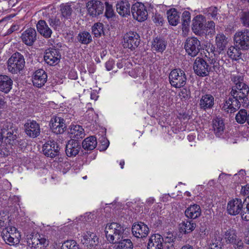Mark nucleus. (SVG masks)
I'll list each match as a JSON object with an SVG mask.
<instances>
[{
    "label": "nucleus",
    "mask_w": 249,
    "mask_h": 249,
    "mask_svg": "<svg viewBox=\"0 0 249 249\" xmlns=\"http://www.w3.org/2000/svg\"><path fill=\"white\" fill-rule=\"evenodd\" d=\"M124 5L123 1H121L120 2H118L116 4V10L118 14L122 17L124 16Z\"/></svg>",
    "instance_id": "obj_55"
},
{
    "label": "nucleus",
    "mask_w": 249,
    "mask_h": 249,
    "mask_svg": "<svg viewBox=\"0 0 249 249\" xmlns=\"http://www.w3.org/2000/svg\"><path fill=\"white\" fill-rule=\"evenodd\" d=\"M125 46L128 48L132 50L137 47L140 43L139 36L134 32H130L125 34Z\"/></svg>",
    "instance_id": "obj_25"
},
{
    "label": "nucleus",
    "mask_w": 249,
    "mask_h": 249,
    "mask_svg": "<svg viewBox=\"0 0 249 249\" xmlns=\"http://www.w3.org/2000/svg\"><path fill=\"white\" fill-rule=\"evenodd\" d=\"M21 38L26 45L32 46L36 39V30L32 28L27 29L21 34Z\"/></svg>",
    "instance_id": "obj_23"
},
{
    "label": "nucleus",
    "mask_w": 249,
    "mask_h": 249,
    "mask_svg": "<svg viewBox=\"0 0 249 249\" xmlns=\"http://www.w3.org/2000/svg\"><path fill=\"white\" fill-rule=\"evenodd\" d=\"M231 80L236 85V84L243 82V78L240 75L233 76L231 78Z\"/></svg>",
    "instance_id": "obj_58"
},
{
    "label": "nucleus",
    "mask_w": 249,
    "mask_h": 249,
    "mask_svg": "<svg viewBox=\"0 0 249 249\" xmlns=\"http://www.w3.org/2000/svg\"><path fill=\"white\" fill-rule=\"evenodd\" d=\"M242 24L246 27H249V12H242L240 15Z\"/></svg>",
    "instance_id": "obj_46"
},
{
    "label": "nucleus",
    "mask_w": 249,
    "mask_h": 249,
    "mask_svg": "<svg viewBox=\"0 0 249 249\" xmlns=\"http://www.w3.org/2000/svg\"><path fill=\"white\" fill-rule=\"evenodd\" d=\"M133 245L132 241L129 239H125V249H132Z\"/></svg>",
    "instance_id": "obj_61"
},
{
    "label": "nucleus",
    "mask_w": 249,
    "mask_h": 249,
    "mask_svg": "<svg viewBox=\"0 0 249 249\" xmlns=\"http://www.w3.org/2000/svg\"><path fill=\"white\" fill-rule=\"evenodd\" d=\"M59 150L60 148L58 144L53 141L47 142L43 146L44 154L46 156L51 158L58 156Z\"/></svg>",
    "instance_id": "obj_16"
},
{
    "label": "nucleus",
    "mask_w": 249,
    "mask_h": 249,
    "mask_svg": "<svg viewBox=\"0 0 249 249\" xmlns=\"http://www.w3.org/2000/svg\"><path fill=\"white\" fill-rule=\"evenodd\" d=\"M167 18L170 25L176 26L179 21V15L175 9H171L167 12Z\"/></svg>",
    "instance_id": "obj_37"
},
{
    "label": "nucleus",
    "mask_w": 249,
    "mask_h": 249,
    "mask_svg": "<svg viewBox=\"0 0 249 249\" xmlns=\"http://www.w3.org/2000/svg\"><path fill=\"white\" fill-rule=\"evenodd\" d=\"M181 20L183 25L186 26V25H188L191 20L190 12L186 11H184L182 14Z\"/></svg>",
    "instance_id": "obj_51"
},
{
    "label": "nucleus",
    "mask_w": 249,
    "mask_h": 249,
    "mask_svg": "<svg viewBox=\"0 0 249 249\" xmlns=\"http://www.w3.org/2000/svg\"><path fill=\"white\" fill-rule=\"evenodd\" d=\"M242 218L246 221H249V196L246 207L243 209Z\"/></svg>",
    "instance_id": "obj_52"
},
{
    "label": "nucleus",
    "mask_w": 249,
    "mask_h": 249,
    "mask_svg": "<svg viewBox=\"0 0 249 249\" xmlns=\"http://www.w3.org/2000/svg\"><path fill=\"white\" fill-rule=\"evenodd\" d=\"M153 21L157 25H162L164 22L163 18L161 15L156 13L153 16Z\"/></svg>",
    "instance_id": "obj_53"
},
{
    "label": "nucleus",
    "mask_w": 249,
    "mask_h": 249,
    "mask_svg": "<svg viewBox=\"0 0 249 249\" xmlns=\"http://www.w3.org/2000/svg\"><path fill=\"white\" fill-rule=\"evenodd\" d=\"M243 204L241 199L235 198L230 201L227 205V211L229 214L236 215L240 213L242 216Z\"/></svg>",
    "instance_id": "obj_18"
},
{
    "label": "nucleus",
    "mask_w": 249,
    "mask_h": 249,
    "mask_svg": "<svg viewBox=\"0 0 249 249\" xmlns=\"http://www.w3.org/2000/svg\"><path fill=\"white\" fill-rule=\"evenodd\" d=\"M217 51L219 53L224 51L228 43L227 38L223 34H218L215 37Z\"/></svg>",
    "instance_id": "obj_35"
},
{
    "label": "nucleus",
    "mask_w": 249,
    "mask_h": 249,
    "mask_svg": "<svg viewBox=\"0 0 249 249\" xmlns=\"http://www.w3.org/2000/svg\"><path fill=\"white\" fill-rule=\"evenodd\" d=\"M132 233L137 238H143L147 236L149 228L142 222L135 223L131 229Z\"/></svg>",
    "instance_id": "obj_19"
},
{
    "label": "nucleus",
    "mask_w": 249,
    "mask_h": 249,
    "mask_svg": "<svg viewBox=\"0 0 249 249\" xmlns=\"http://www.w3.org/2000/svg\"><path fill=\"white\" fill-rule=\"evenodd\" d=\"M147 249H163V237L159 234L152 235L148 239Z\"/></svg>",
    "instance_id": "obj_20"
},
{
    "label": "nucleus",
    "mask_w": 249,
    "mask_h": 249,
    "mask_svg": "<svg viewBox=\"0 0 249 249\" xmlns=\"http://www.w3.org/2000/svg\"><path fill=\"white\" fill-rule=\"evenodd\" d=\"M1 236L6 244L9 245H17L19 243L20 233L14 227H7L2 230Z\"/></svg>",
    "instance_id": "obj_5"
},
{
    "label": "nucleus",
    "mask_w": 249,
    "mask_h": 249,
    "mask_svg": "<svg viewBox=\"0 0 249 249\" xmlns=\"http://www.w3.org/2000/svg\"><path fill=\"white\" fill-rule=\"evenodd\" d=\"M221 248L220 241H217L216 240L215 242L211 244L210 247L209 249H220Z\"/></svg>",
    "instance_id": "obj_59"
},
{
    "label": "nucleus",
    "mask_w": 249,
    "mask_h": 249,
    "mask_svg": "<svg viewBox=\"0 0 249 249\" xmlns=\"http://www.w3.org/2000/svg\"><path fill=\"white\" fill-rule=\"evenodd\" d=\"M241 193L244 195H247L249 194V184H247L244 186H242Z\"/></svg>",
    "instance_id": "obj_60"
},
{
    "label": "nucleus",
    "mask_w": 249,
    "mask_h": 249,
    "mask_svg": "<svg viewBox=\"0 0 249 249\" xmlns=\"http://www.w3.org/2000/svg\"><path fill=\"white\" fill-rule=\"evenodd\" d=\"M204 14L208 17H211L213 19H217L218 9L217 7L212 6L204 10Z\"/></svg>",
    "instance_id": "obj_44"
},
{
    "label": "nucleus",
    "mask_w": 249,
    "mask_h": 249,
    "mask_svg": "<svg viewBox=\"0 0 249 249\" xmlns=\"http://www.w3.org/2000/svg\"><path fill=\"white\" fill-rule=\"evenodd\" d=\"M179 226L182 231L184 233H188L195 230L196 224L193 221L186 220L182 221Z\"/></svg>",
    "instance_id": "obj_38"
},
{
    "label": "nucleus",
    "mask_w": 249,
    "mask_h": 249,
    "mask_svg": "<svg viewBox=\"0 0 249 249\" xmlns=\"http://www.w3.org/2000/svg\"><path fill=\"white\" fill-rule=\"evenodd\" d=\"M124 234L119 237V239H115L113 242L114 249H124Z\"/></svg>",
    "instance_id": "obj_48"
},
{
    "label": "nucleus",
    "mask_w": 249,
    "mask_h": 249,
    "mask_svg": "<svg viewBox=\"0 0 249 249\" xmlns=\"http://www.w3.org/2000/svg\"><path fill=\"white\" fill-rule=\"evenodd\" d=\"M213 127L215 135L220 137L223 133L225 129V125L222 119L216 117L213 120Z\"/></svg>",
    "instance_id": "obj_34"
},
{
    "label": "nucleus",
    "mask_w": 249,
    "mask_h": 249,
    "mask_svg": "<svg viewBox=\"0 0 249 249\" xmlns=\"http://www.w3.org/2000/svg\"><path fill=\"white\" fill-rule=\"evenodd\" d=\"M231 91H233L243 97H248L249 93V87L244 82H242L236 84L235 86L233 87Z\"/></svg>",
    "instance_id": "obj_33"
},
{
    "label": "nucleus",
    "mask_w": 249,
    "mask_h": 249,
    "mask_svg": "<svg viewBox=\"0 0 249 249\" xmlns=\"http://www.w3.org/2000/svg\"><path fill=\"white\" fill-rule=\"evenodd\" d=\"M105 5L106 6L105 16L107 18H112L114 16V12L112 5L107 2H105L104 3Z\"/></svg>",
    "instance_id": "obj_47"
},
{
    "label": "nucleus",
    "mask_w": 249,
    "mask_h": 249,
    "mask_svg": "<svg viewBox=\"0 0 249 249\" xmlns=\"http://www.w3.org/2000/svg\"><path fill=\"white\" fill-rule=\"evenodd\" d=\"M89 15L93 17L103 13L104 10V3L101 1L92 0L87 4Z\"/></svg>",
    "instance_id": "obj_15"
},
{
    "label": "nucleus",
    "mask_w": 249,
    "mask_h": 249,
    "mask_svg": "<svg viewBox=\"0 0 249 249\" xmlns=\"http://www.w3.org/2000/svg\"><path fill=\"white\" fill-rule=\"evenodd\" d=\"M231 96L227 100L223 106V108L229 112H234L239 109L241 106L243 107L247 106L248 103V98L243 97V96L237 94L233 91H231Z\"/></svg>",
    "instance_id": "obj_1"
},
{
    "label": "nucleus",
    "mask_w": 249,
    "mask_h": 249,
    "mask_svg": "<svg viewBox=\"0 0 249 249\" xmlns=\"http://www.w3.org/2000/svg\"><path fill=\"white\" fill-rule=\"evenodd\" d=\"M234 41L239 48L249 50V30L244 29L236 32L234 36Z\"/></svg>",
    "instance_id": "obj_9"
},
{
    "label": "nucleus",
    "mask_w": 249,
    "mask_h": 249,
    "mask_svg": "<svg viewBox=\"0 0 249 249\" xmlns=\"http://www.w3.org/2000/svg\"><path fill=\"white\" fill-rule=\"evenodd\" d=\"M97 142L95 136H90L86 138L83 141L82 145L83 148L87 150H92L97 146Z\"/></svg>",
    "instance_id": "obj_36"
},
{
    "label": "nucleus",
    "mask_w": 249,
    "mask_h": 249,
    "mask_svg": "<svg viewBox=\"0 0 249 249\" xmlns=\"http://www.w3.org/2000/svg\"><path fill=\"white\" fill-rule=\"evenodd\" d=\"M36 28L40 35L44 37L48 38L51 36L52 31L45 20H39L36 24Z\"/></svg>",
    "instance_id": "obj_29"
},
{
    "label": "nucleus",
    "mask_w": 249,
    "mask_h": 249,
    "mask_svg": "<svg viewBox=\"0 0 249 249\" xmlns=\"http://www.w3.org/2000/svg\"><path fill=\"white\" fill-rule=\"evenodd\" d=\"M241 48H239L236 46L230 47L227 51V54L231 59L237 60L241 55Z\"/></svg>",
    "instance_id": "obj_40"
},
{
    "label": "nucleus",
    "mask_w": 249,
    "mask_h": 249,
    "mask_svg": "<svg viewBox=\"0 0 249 249\" xmlns=\"http://www.w3.org/2000/svg\"><path fill=\"white\" fill-rule=\"evenodd\" d=\"M98 98V96L95 92H93L91 93V94H90L91 99L96 101L97 100Z\"/></svg>",
    "instance_id": "obj_64"
},
{
    "label": "nucleus",
    "mask_w": 249,
    "mask_h": 249,
    "mask_svg": "<svg viewBox=\"0 0 249 249\" xmlns=\"http://www.w3.org/2000/svg\"><path fill=\"white\" fill-rule=\"evenodd\" d=\"M123 231L124 229L120 225L116 223L107 224L105 230L107 240L110 243H113L115 239H119V237L124 234Z\"/></svg>",
    "instance_id": "obj_8"
},
{
    "label": "nucleus",
    "mask_w": 249,
    "mask_h": 249,
    "mask_svg": "<svg viewBox=\"0 0 249 249\" xmlns=\"http://www.w3.org/2000/svg\"><path fill=\"white\" fill-rule=\"evenodd\" d=\"M205 30H206V34L207 33L208 34L214 35L215 33V23L213 21H208L206 23V26H205Z\"/></svg>",
    "instance_id": "obj_49"
},
{
    "label": "nucleus",
    "mask_w": 249,
    "mask_h": 249,
    "mask_svg": "<svg viewBox=\"0 0 249 249\" xmlns=\"http://www.w3.org/2000/svg\"><path fill=\"white\" fill-rule=\"evenodd\" d=\"M12 80L8 76L0 75V91L7 93L12 89Z\"/></svg>",
    "instance_id": "obj_31"
},
{
    "label": "nucleus",
    "mask_w": 249,
    "mask_h": 249,
    "mask_svg": "<svg viewBox=\"0 0 249 249\" xmlns=\"http://www.w3.org/2000/svg\"><path fill=\"white\" fill-rule=\"evenodd\" d=\"M201 214V209L197 204L191 205L185 211V216L190 219H195Z\"/></svg>",
    "instance_id": "obj_27"
},
{
    "label": "nucleus",
    "mask_w": 249,
    "mask_h": 249,
    "mask_svg": "<svg viewBox=\"0 0 249 249\" xmlns=\"http://www.w3.org/2000/svg\"><path fill=\"white\" fill-rule=\"evenodd\" d=\"M167 41L161 37H156L152 42V49L158 52H163L166 49Z\"/></svg>",
    "instance_id": "obj_30"
},
{
    "label": "nucleus",
    "mask_w": 249,
    "mask_h": 249,
    "mask_svg": "<svg viewBox=\"0 0 249 249\" xmlns=\"http://www.w3.org/2000/svg\"><path fill=\"white\" fill-rule=\"evenodd\" d=\"M248 114L245 109H240L236 114L235 120L236 122L240 124H243L246 121L248 122Z\"/></svg>",
    "instance_id": "obj_42"
},
{
    "label": "nucleus",
    "mask_w": 249,
    "mask_h": 249,
    "mask_svg": "<svg viewBox=\"0 0 249 249\" xmlns=\"http://www.w3.org/2000/svg\"><path fill=\"white\" fill-rule=\"evenodd\" d=\"M205 21L204 17L201 15L196 16L193 19L192 29L196 35L201 36L205 34Z\"/></svg>",
    "instance_id": "obj_17"
},
{
    "label": "nucleus",
    "mask_w": 249,
    "mask_h": 249,
    "mask_svg": "<svg viewBox=\"0 0 249 249\" xmlns=\"http://www.w3.org/2000/svg\"><path fill=\"white\" fill-rule=\"evenodd\" d=\"M131 13L134 19L142 22L147 19V11L145 6L142 3L136 2L131 7Z\"/></svg>",
    "instance_id": "obj_12"
},
{
    "label": "nucleus",
    "mask_w": 249,
    "mask_h": 249,
    "mask_svg": "<svg viewBox=\"0 0 249 249\" xmlns=\"http://www.w3.org/2000/svg\"><path fill=\"white\" fill-rule=\"evenodd\" d=\"M169 79L171 85L177 89L183 87L187 81L185 72L180 69L173 70L169 74Z\"/></svg>",
    "instance_id": "obj_3"
},
{
    "label": "nucleus",
    "mask_w": 249,
    "mask_h": 249,
    "mask_svg": "<svg viewBox=\"0 0 249 249\" xmlns=\"http://www.w3.org/2000/svg\"><path fill=\"white\" fill-rule=\"evenodd\" d=\"M25 63L23 55L17 52L13 54L8 59L7 62L8 70L12 74H18L23 70Z\"/></svg>",
    "instance_id": "obj_2"
},
{
    "label": "nucleus",
    "mask_w": 249,
    "mask_h": 249,
    "mask_svg": "<svg viewBox=\"0 0 249 249\" xmlns=\"http://www.w3.org/2000/svg\"><path fill=\"white\" fill-rule=\"evenodd\" d=\"M50 126L52 131L56 134L63 133L66 129L64 119L58 116H53L52 118Z\"/></svg>",
    "instance_id": "obj_14"
},
{
    "label": "nucleus",
    "mask_w": 249,
    "mask_h": 249,
    "mask_svg": "<svg viewBox=\"0 0 249 249\" xmlns=\"http://www.w3.org/2000/svg\"><path fill=\"white\" fill-rule=\"evenodd\" d=\"M61 249H79V248L75 241L68 240L62 244Z\"/></svg>",
    "instance_id": "obj_45"
},
{
    "label": "nucleus",
    "mask_w": 249,
    "mask_h": 249,
    "mask_svg": "<svg viewBox=\"0 0 249 249\" xmlns=\"http://www.w3.org/2000/svg\"><path fill=\"white\" fill-rule=\"evenodd\" d=\"M214 99L210 94L203 95L199 101V107L201 109L206 110L213 108L214 105Z\"/></svg>",
    "instance_id": "obj_26"
},
{
    "label": "nucleus",
    "mask_w": 249,
    "mask_h": 249,
    "mask_svg": "<svg viewBox=\"0 0 249 249\" xmlns=\"http://www.w3.org/2000/svg\"><path fill=\"white\" fill-rule=\"evenodd\" d=\"M222 69V66L219 61H217L213 66H212V70L215 71L216 72H219Z\"/></svg>",
    "instance_id": "obj_57"
},
{
    "label": "nucleus",
    "mask_w": 249,
    "mask_h": 249,
    "mask_svg": "<svg viewBox=\"0 0 249 249\" xmlns=\"http://www.w3.org/2000/svg\"><path fill=\"white\" fill-rule=\"evenodd\" d=\"M1 135L6 143L13 144L17 139L16 134H14L13 124L10 122L5 121L0 124Z\"/></svg>",
    "instance_id": "obj_6"
},
{
    "label": "nucleus",
    "mask_w": 249,
    "mask_h": 249,
    "mask_svg": "<svg viewBox=\"0 0 249 249\" xmlns=\"http://www.w3.org/2000/svg\"><path fill=\"white\" fill-rule=\"evenodd\" d=\"M27 243L31 249H44L49 245V241L45 235L36 233L30 235Z\"/></svg>",
    "instance_id": "obj_7"
},
{
    "label": "nucleus",
    "mask_w": 249,
    "mask_h": 249,
    "mask_svg": "<svg viewBox=\"0 0 249 249\" xmlns=\"http://www.w3.org/2000/svg\"><path fill=\"white\" fill-rule=\"evenodd\" d=\"M245 241L247 244H249V231H246L245 234Z\"/></svg>",
    "instance_id": "obj_63"
},
{
    "label": "nucleus",
    "mask_w": 249,
    "mask_h": 249,
    "mask_svg": "<svg viewBox=\"0 0 249 249\" xmlns=\"http://www.w3.org/2000/svg\"><path fill=\"white\" fill-rule=\"evenodd\" d=\"M184 49L188 55L195 57L200 52V41L196 37H189L184 42Z\"/></svg>",
    "instance_id": "obj_10"
},
{
    "label": "nucleus",
    "mask_w": 249,
    "mask_h": 249,
    "mask_svg": "<svg viewBox=\"0 0 249 249\" xmlns=\"http://www.w3.org/2000/svg\"><path fill=\"white\" fill-rule=\"evenodd\" d=\"M26 133L30 137L36 138L40 132L39 125L34 121H30L25 125Z\"/></svg>",
    "instance_id": "obj_24"
},
{
    "label": "nucleus",
    "mask_w": 249,
    "mask_h": 249,
    "mask_svg": "<svg viewBox=\"0 0 249 249\" xmlns=\"http://www.w3.org/2000/svg\"><path fill=\"white\" fill-rule=\"evenodd\" d=\"M237 234L236 230L231 228L223 232V238L226 244L232 245L235 249H244V243Z\"/></svg>",
    "instance_id": "obj_4"
},
{
    "label": "nucleus",
    "mask_w": 249,
    "mask_h": 249,
    "mask_svg": "<svg viewBox=\"0 0 249 249\" xmlns=\"http://www.w3.org/2000/svg\"><path fill=\"white\" fill-rule=\"evenodd\" d=\"M101 144L100 146V151L106 150L108 147L109 142L108 140L105 137H102L101 140Z\"/></svg>",
    "instance_id": "obj_56"
},
{
    "label": "nucleus",
    "mask_w": 249,
    "mask_h": 249,
    "mask_svg": "<svg viewBox=\"0 0 249 249\" xmlns=\"http://www.w3.org/2000/svg\"><path fill=\"white\" fill-rule=\"evenodd\" d=\"M48 21L50 25L54 29H56L58 27H60L61 24V21L59 19L56 17L50 18Z\"/></svg>",
    "instance_id": "obj_50"
},
{
    "label": "nucleus",
    "mask_w": 249,
    "mask_h": 249,
    "mask_svg": "<svg viewBox=\"0 0 249 249\" xmlns=\"http://www.w3.org/2000/svg\"><path fill=\"white\" fill-rule=\"evenodd\" d=\"M114 62L113 60H109L106 63V68L107 71H110L113 67Z\"/></svg>",
    "instance_id": "obj_62"
},
{
    "label": "nucleus",
    "mask_w": 249,
    "mask_h": 249,
    "mask_svg": "<svg viewBox=\"0 0 249 249\" xmlns=\"http://www.w3.org/2000/svg\"><path fill=\"white\" fill-rule=\"evenodd\" d=\"M71 137L75 139H83L85 136L84 129L82 126L72 124L70 126Z\"/></svg>",
    "instance_id": "obj_32"
},
{
    "label": "nucleus",
    "mask_w": 249,
    "mask_h": 249,
    "mask_svg": "<svg viewBox=\"0 0 249 249\" xmlns=\"http://www.w3.org/2000/svg\"><path fill=\"white\" fill-rule=\"evenodd\" d=\"M61 56L58 50L50 48L46 50L44 55V60L48 65L55 66L59 62Z\"/></svg>",
    "instance_id": "obj_13"
},
{
    "label": "nucleus",
    "mask_w": 249,
    "mask_h": 249,
    "mask_svg": "<svg viewBox=\"0 0 249 249\" xmlns=\"http://www.w3.org/2000/svg\"><path fill=\"white\" fill-rule=\"evenodd\" d=\"M176 237L171 233H167V235L163 238V243L172 244L171 246H173V243L176 240Z\"/></svg>",
    "instance_id": "obj_54"
},
{
    "label": "nucleus",
    "mask_w": 249,
    "mask_h": 249,
    "mask_svg": "<svg viewBox=\"0 0 249 249\" xmlns=\"http://www.w3.org/2000/svg\"><path fill=\"white\" fill-rule=\"evenodd\" d=\"M194 70L196 74L204 77L209 75L211 71V67L203 58L198 57L194 62Z\"/></svg>",
    "instance_id": "obj_11"
},
{
    "label": "nucleus",
    "mask_w": 249,
    "mask_h": 249,
    "mask_svg": "<svg viewBox=\"0 0 249 249\" xmlns=\"http://www.w3.org/2000/svg\"><path fill=\"white\" fill-rule=\"evenodd\" d=\"M47 80V73L42 69L36 71L32 77V82L34 86L37 88H41L44 86Z\"/></svg>",
    "instance_id": "obj_22"
},
{
    "label": "nucleus",
    "mask_w": 249,
    "mask_h": 249,
    "mask_svg": "<svg viewBox=\"0 0 249 249\" xmlns=\"http://www.w3.org/2000/svg\"><path fill=\"white\" fill-rule=\"evenodd\" d=\"M82 237L81 241L83 244H86L87 246L94 247L97 245L99 243L98 237L95 233L93 232H87L83 234Z\"/></svg>",
    "instance_id": "obj_28"
},
{
    "label": "nucleus",
    "mask_w": 249,
    "mask_h": 249,
    "mask_svg": "<svg viewBox=\"0 0 249 249\" xmlns=\"http://www.w3.org/2000/svg\"><path fill=\"white\" fill-rule=\"evenodd\" d=\"M62 16L66 19H70L73 10L69 3H63L60 5Z\"/></svg>",
    "instance_id": "obj_39"
},
{
    "label": "nucleus",
    "mask_w": 249,
    "mask_h": 249,
    "mask_svg": "<svg viewBox=\"0 0 249 249\" xmlns=\"http://www.w3.org/2000/svg\"><path fill=\"white\" fill-rule=\"evenodd\" d=\"M81 149L80 142L75 140H69L66 146V154L69 157H75L79 152Z\"/></svg>",
    "instance_id": "obj_21"
},
{
    "label": "nucleus",
    "mask_w": 249,
    "mask_h": 249,
    "mask_svg": "<svg viewBox=\"0 0 249 249\" xmlns=\"http://www.w3.org/2000/svg\"><path fill=\"white\" fill-rule=\"evenodd\" d=\"M77 39L82 44H88L91 41L92 37L89 33L84 31L78 34Z\"/></svg>",
    "instance_id": "obj_41"
},
{
    "label": "nucleus",
    "mask_w": 249,
    "mask_h": 249,
    "mask_svg": "<svg viewBox=\"0 0 249 249\" xmlns=\"http://www.w3.org/2000/svg\"><path fill=\"white\" fill-rule=\"evenodd\" d=\"M103 24L101 23H96L92 27V32L95 37H99L103 33Z\"/></svg>",
    "instance_id": "obj_43"
}]
</instances>
